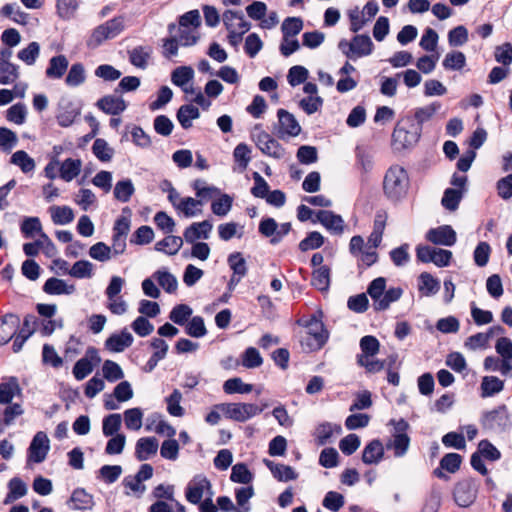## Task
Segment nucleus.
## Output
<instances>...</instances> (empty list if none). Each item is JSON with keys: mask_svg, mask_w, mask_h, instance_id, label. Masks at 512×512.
<instances>
[{"mask_svg": "<svg viewBox=\"0 0 512 512\" xmlns=\"http://www.w3.org/2000/svg\"><path fill=\"white\" fill-rule=\"evenodd\" d=\"M50 449L47 435L40 431L33 437L28 448V460L34 463H41L46 459Z\"/></svg>", "mask_w": 512, "mask_h": 512, "instance_id": "obj_13", "label": "nucleus"}, {"mask_svg": "<svg viewBox=\"0 0 512 512\" xmlns=\"http://www.w3.org/2000/svg\"><path fill=\"white\" fill-rule=\"evenodd\" d=\"M8 487H9V494L7 495L5 503L17 500V499L25 496L27 493L26 484L18 477L12 478L8 483Z\"/></svg>", "mask_w": 512, "mask_h": 512, "instance_id": "obj_56", "label": "nucleus"}, {"mask_svg": "<svg viewBox=\"0 0 512 512\" xmlns=\"http://www.w3.org/2000/svg\"><path fill=\"white\" fill-rule=\"evenodd\" d=\"M341 52L350 59L368 56L373 52L374 44L368 35H356L351 41L342 39L338 43Z\"/></svg>", "mask_w": 512, "mask_h": 512, "instance_id": "obj_3", "label": "nucleus"}, {"mask_svg": "<svg viewBox=\"0 0 512 512\" xmlns=\"http://www.w3.org/2000/svg\"><path fill=\"white\" fill-rule=\"evenodd\" d=\"M158 440L155 437L139 438L135 445V457L139 461L148 460L158 450Z\"/></svg>", "mask_w": 512, "mask_h": 512, "instance_id": "obj_21", "label": "nucleus"}, {"mask_svg": "<svg viewBox=\"0 0 512 512\" xmlns=\"http://www.w3.org/2000/svg\"><path fill=\"white\" fill-rule=\"evenodd\" d=\"M463 198V191L460 189L447 188L444 191L441 204L449 211H455L458 209L460 201Z\"/></svg>", "mask_w": 512, "mask_h": 512, "instance_id": "obj_42", "label": "nucleus"}, {"mask_svg": "<svg viewBox=\"0 0 512 512\" xmlns=\"http://www.w3.org/2000/svg\"><path fill=\"white\" fill-rule=\"evenodd\" d=\"M481 423L485 429L497 432L505 431L510 426L509 414L506 405H500L497 408L484 413Z\"/></svg>", "mask_w": 512, "mask_h": 512, "instance_id": "obj_9", "label": "nucleus"}, {"mask_svg": "<svg viewBox=\"0 0 512 512\" xmlns=\"http://www.w3.org/2000/svg\"><path fill=\"white\" fill-rule=\"evenodd\" d=\"M212 228L213 225L209 220L195 222L185 229L183 236L187 243H194L197 239L207 240Z\"/></svg>", "mask_w": 512, "mask_h": 512, "instance_id": "obj_16", "label": "nucleus"}, {"mask_svg": "<svg viewBox=\"0 0 512 512\" xmlns=\"http://www.w3.org/2000/svg\"><path fill=\"white\" fill-rule=\"evenodd\" d=\"M42 290L48 295H71L76 291V287L63 279L51 277L46 280Z\"/></svg>", "mask_w": 512, "mask_h": 512, "instance_id": "obj_22", "label": "nucleus"}, {"mask_svg": "<svg viewBox=\"0 0 512 512\" xmlns=\"http://www.w3.org/2000/svg\"><path fill=\"white\" fill-rule=\"evenodd\" d=\"M96 106L109 115H119L127 108L124 99L116 95L103 96L97 101Z\"/></svg>", "mask_w": 512, "mask_h": 512, "instance_id": "obj_17", "label": "nucleus"}, {"mask_svg": "<svg viewBox=\"0 0 512 512\" xmlns=\"http://www.w3.org/2000/svg\"><path fill=\"white\" fill-rule=\"evenodd\" d=\"M183 245V239L179 236L168 235L155 245L157 251H163L169 255H175Z\"/></svg>", "mask_w": 512, "mask_h": 512, "instance_id": "obj_38", "label": "nucleus"}, {"mask_svg": "<svg viewBox=\"0 0 512 512\" xmlns=\"http://www.w3.org/2000/svg\"><path fill=\"white\" fill-rule=\"evenodd\" d=\"M20 319L15 314H6L0 320V346L9 342L17 333Z\"/></svg>", "mask_w": 512, "mask_h": 512, "instance_id": "obj_18", "label": "nucleus"}, {"mask_svg": "<svg viewBox=\"0 0 512 512\" xmlns=\"http://www.w3.org/2000/svg\"><path fill=\"white\" fill-rule=\"evenodd\" d=\"M504 389V382L496 376H485L481 382V396L491 397Z\"/></svg>", "mask_w": 512, "mask_h": 512, "instance_id": "obj_36", "label": "nucleus"}, {"mask_svg": "<svg viewBox=\"0 0 512 512\" xmlns=\"http://www.w3.org/2000/svg\"><path fill=\"white\" fill-rule=\"evenodd\" d=\"M418 290L424 296H433L440 290V281L428 272H422L418 277Z\"/></svg>", "mask_w": 512, "mask_h": 512, "instance_id": "obj_27", "label": "nucleus"}, {"mask_svg": "<svg viewBox=\"0 0 512 512\" xmlns=\"http://www.w3.org/2000/svg\"><path fill=\"white\" fill-rule=\"evenodd\" d=\"M185 332L194 338H201L207 334L204 319L201 316H194L188 322Z\"/></svg>", "mask_w": 512, "mask_h": 512, "instance_id": "obj_62", "label": "nucleus"}, {"mask_svg": "<svg viewBox=\"0 0 512 512\" xmlns=\"http://www.w3.org/2000/svg\"><path fill=\"white\" fill-rule=\"evenodd\" d=\"M68 504L73 510H87L93 507V496L83 488H77L72 492Z\"/></svg>", "mask_w": 512, "mask_h": 512, "instance_id": "obj_26", "label": "nucleus"}, {"mask_svg": "<svg viewBox=\"0 0 512 512\" xmlns=\"http://www.w3.org/2000/svg\"><path fill=\"white\" fill-rule=\"evenodd\" d=\"M124 29V20L122 17H115L104 24L97 26L87 44L90 47H98L105 40L113 39L119 35Z\"/></svg>", "mask_w": 512, "mask_h": 512, "instance_id": "obj_4", "label": "nucleus"}, {"mask_svg": "<svg viewBox=\"0 0 512 512\" xmlns=\"http://www.w3.org/2000/svg\"><path fill=\"white\" fill-rule=\"evenodd\" d=\"M93 361L98 364L101 359L98 355V350L94 347H89L85 356L80 358L73 367L72 372L76 380H83L93 371Z\"/></svg>", "mask_w": 512, "mask_h": 512, "instance_id": "obj_12", "label": "nucleus"}, {"mask_svg": "<svg viewBox=\"0 0 512 512\" xmlns=\"http://www.w3.org/2000/svg\"><path fill=\"white\" fill-rule=\"evenodd\" d=\"M263 462L278 481L287 482L298 477V474L291 466L274 463L268 459H264Z\"/></svg>", "mask_w": 512, "mask_h": 512, "instance_id": "obj_23", "label": "nucleus"}, {"mask_svg": "<svg viewBox=\"0 0 512 512\" xmlns=\"http://www.w3.org/2000/svg\"><path fill=\"white\" fill-rule=\"evenodd\" d=\"M82 162L80 159L68 158L59 167L60 177L66 182L72 181L81 172Z\"/></svg>", "mask_w": 512, "mask_h": 512, "instance_id": "obj_29", "label": "nucleus"}, {"mask_svg": "<svg viewBox=\"0 0 512 512\" xmlns=\"http://www.w3.org/2000/svg\"><path fill=\"white\" fill-rule=\"evenodd\" d=\"M427 241L435 245L453 246L457 241L455 230L450 225L431 228L426 233Z\"/></svg>", "mask_w": 512, "mask_h": 512, "instance_id": "obj_14", "label": "nucleus"}, {"mask_svg": "<svg viewBox=\"0 0 512 512\" xmlns=\"http://www.w3.org/2000/svg\"><path fill=\"white\" fill-rule=\"evenodd\" d=\"M135 192L134 185L130 179L120 180L114 187V197L116 200L126 203L128 202Z\"/></svg>", "mask_w": 512, "mask_h": 512, "instance_id": "obj_40", "label": "nucleus"}, {"mask_svg": "<svg viewBox=\"0 0 512 512\" xmlns=\"http://www.w3.org/2000/svg\"><path fill=\"white\" fill-rule=\"evenodd\" d=\"M307 337L305 339L306 345L311 350H319L328 340V331L325 329L321 320L313 316L307 323Z\"/></svg>", "mask_w": 512, "mask_h": 512, "instance_id": "obj_8", "label": "nucleus"}, {"mask_svg": "<svg viewBox=\"0 0 512 512\" xmlns=\"http://www.w3.org/2000/svg\"><path fill=\"white\" fill-rule=\"evenodd\" d=\"M11 163L19 166L23 173L32 172L35 169V161L25 151L18 150L11 156Z\"/></svg>", "mask_w": 512, "mask_h": 512, "instance_id": "obj_52", "label": "nucleus"}, {"mask_svg": "<svg viewBox=\"0 0 512 512\" xmlns=\"http://www.w3.org/2000/svg\"><path fill=\"white\" fill-rule=\"evenodd\" d=\"M384 457V447L380 440L370 441L362 453V461L367 464H378Z\"/></svg>", "mask_w": 512, "mask_h": 512, "instance_id": "obj_24", "label": "nucleus"}, {"mask_svg": "<svg viewBox=\"0 0 512 512\" xmlns=\"http://www.w3.org/2000/svg\"><path fill=\"white\" fill-rule=\"evenodd\" d=\"M386 278L378 277L370 282L367 287V294L372 299V306L376 312L389 309L390 305L397 302L403 295L401 287H390L386 289Z\"/></svg>", "mask_w": 512, "mask_h": 512, "instance_id": "obj_1", "label": "nucleus"}, {"mask_svg": "<svg viewBox=\"0 0 512 512\" xmlns=\"http://www.w3.org/2000/svg\"><path fill=\"white\" fill-rule=\"evenodd\" d=\"M19 67L7 60L0 59V84L14 83L19 77Z\"/></svg>", "mask_w": 512, "mask_h": 512, "instance_id": "obj_35", "label": "nucleus"}, {"mask_svg": "<svg viewBox=\"0 0 512 512\" xmlns=\"http://www.w3.org/2000/svg\"><path fill=\"white\" fill-rule=\"evenodd\" d=\"M194 78V70L190 66H180L171 73V81L174 85L184 88Z\"/></svg>", "mask_w": 512, "mask_h": 512, "instance_id": "obj_39", "label": "nucleus"}, {"mask_svg": "<svg viewBox=\"0 0 512 512\" xmlns=\"http://www.w3.org/2000/svg\"><path fill=\"white\" fill-rule=\"evenodd\" d=\"M199 117V109L192 104H185L180 106L176 114V118L183 129L191 128L192 121L198 119Z\"/></svg>", "mask_w": 512, "mask_h": 512, "instance_id": "obj_28", "label": "nucleus"}, {"mask_svg": "<svg viewBox=\"0 0 512 512\" xmlns=\"http://www.w3.org/2000/svg\"><path fill=\"white\" fill-rule=\"evenodd\" d=\"M254 475L245 463H236L231 470L230 480L234 483L249 484L253 481Z\"/></svg>", "mask_w": 512, "mask_h": 512, "instance_id": "obj_41", "label": "nucleus"}, {"mask_svg": "<svg viewBox=\"0 0 512 512\" xmlns=\"http://www.w3.org/2000/svg\"><path fill=\"white\" fill-rule=\"evenodd\" d=\"M360 348L362 353L358 356L374 357L379 352L380 343L376 337L366 335L360 339Z\"/></svg>", "mask_w": 512, "mask_h": 512, "instance_id": "obj_54", "label": "nucleus"}, {"mask_svg": "<svg viewBox=\"0 0 512 512\" xmlns=\"http://www.w3.org/2000/svg\"><path fill=\"white\" fill-rule=\"evenodd\" d=\"M317 221L320 222L326 229L335 234H342L344 230V220L340 215L335 214L330 210H320L316 213Z\"/></svg>", "mask_w": 512, "mask_h": 512, "instance_id": "obj_19", "label": "nucleus"}, {"mask_svg": "<svg viewBox=\"0 0 512 512\" xmlns=\"http://www.w3.org/2000/svg\"><path fill=\"white\" fill-rule=\"evenodd\" d=\"M81 114V105L69 96H62L58 102L56 120L61 127L71 126Z\"/></svg>", "mask_w": 512, "mask_h": 512, "instance_id": "obj_7", "label": "nucleus"}, {"mask_svg": "<svg viewBox=\"0 0 512 512\" xmlns=\"http://www.w3.org/2000/svg\"><path fill=\"white\" fill-rule=\"evenodd\" d=\"M152 53L153 49L151 46H136L128 51L129 61L137 68L146 69Z\"/></svg>", "mask_w": 512, "mask_h": 512, "instance_id": "obj_25", "label": "nucleus"}, {"mask_svg": "<svg viewBox=\"0 0 512 512\" xmlns=\"http://www.w3.org/2000/svg\"><path fill=\"white\" fill-rule=\"evenodd\" d=\"M86 80V74L83 64L75 63L70 67L68 74L65 78L66 85L70 87H77L83 84Z\"/></svg>", "mask_w": 512, "mask_h": 512, "instance_id": "obj_49", "label": "nucleus"}, {"mask_svg": "<svg viewBox=\"0 0 512 512\" xmlns=\"http://www.w3.org/2000/svg\"><path fill=\"white\" fill-rule=\"evenodd\" d=\"M422 127L416 126L412 120L398 123L392 133V139L398 148L404 149L415 145L421 135Z\"/></svg>", "mask_w": 512, "mask_h": 512, "instance_id": "obj_5", "label": "nucleus"}, {"mask_svg": "<svg viewBox=\"0 0 512 512\" xmlns=\"http://www.w3.org/2000/svg\"><path fill=\"white\" fill-rule=\"evenodd\" d=\"M278 117V129L277 136L280 139H285V137H295L299 135L301 132V127L294 117L293 114L288 112L285 109H279L277 111Z\"/></svg>", "mask_w": 512, "mask_h": 512, "instance_id": "obj_11", "label": "nucleus"}, {"mask_svg": "<svg viewBox=\"0 0 512 512\" xmlns=\"http://www.w3.org/2000/svg\"><path fill=\"white\" fill-rule=\"evenodd\" d=\"M330 274L331 271L328 266L318 267L312 273L311 284L319 291H328L331 282Z\"/></svg>", "mask_w": 512, "mask_h": 512, "instance_id": "obj_33", "label": "nucleus"}, {"mask_svg": "<svg viewBox=\"0 0 512 512\" xmlns=\"http://www.w3.org/2000/svg\"><path fill=\"white\" fill-rule=\"evenodd\" d=\"M468 41V30L459 25L448 32V43L451 47L463 46Z\"/></svg>", "mask_w": 512, "mask_h": 512, "instance_id": "obj_61", "label": "nucleus"}, {"mask_svg": "<svg viewBox=\"0 0 512 512\" xmlns=\"http://www.w3.org/2000/svg\"><path fill=\"white\" fill-rule=\"evenodd\" d=\"M154 277L157 279L158 284L167 292L174 293L178 287V281L176 277L166 270H158L154 273Z\"/></svg>", "mask_w": 512, "mask_h": 512, "instance_id": "obj_50", "label": "nucleus"}, {"mask_svg": "<svg viewBox=\"0 0 512 512\" xmlns=\"http://www.w3.org/2000/svg\"><path fill=\"white\" fill-rule=\"evenodd\" d=\"M52 221L56 225H66L73 221V210L68 206H53L50 208Z\"/></svg>", "mask_w": 512, "mask_h": 512, "instance_id": "obj_44", "label": "nucleus"}, {"mask_svg": "<svg viewBox=\"0 0 512 512\" xmlns=\"http://www.w3.org/2000/svg\"><path fill=\"white\" fill-rule=\"evenodd\" d=\"M476 492L475 485L471 480H463L454 488V500L460 507H469L476 499Z\"/></svg>", "mask_w": 512, "mask_h": 512, "instance_id": "obj_15", "label": "nucleus"}, {"mask_svg": "<svg viewBox=\"0 0 512 512\" xmlns=\"http://www.w3.org/2000/svg\"><path fill=\"white\" fill-rule=\"evenodd\" d=\"M26 117L27 107L24 103L21 102L12 105L6 113L7 120L17 125L24 124L26 121Z\"/></svg>", "mask_w": 512, "mask_h": 512, "instance_id": "obj_58", "label": "nucleus"}, {"mask_svg": "<svg viewBox=\"0 0 512 512\" xmlns=\"http://www.w3.org/2000/svg\"><path fill=\"white\" fill-rule=\"evenodd\" d=\"M341 433L342 429L339 425L333 426L329 422L320 424L316 428L315 436L319 445H325L333 435V432Z\"/></svg>", "mask_w": 512, "mask_h": 512, "instance_id": "obj_55", "label": "nucleus"}, {"mask_svg": "<svg viewBox=\"0 0 512 512\" xmlns=\"http://www.w3.org/2000/svg\"><path fill=\"white\" fill-rule=\"evenodd\" d=\"M442 65L446 70L459 71L466 65V56L461 51L449 52L445 55Z\"/></svg>", "mask_w": 512, "mask_h": 512, "instance_id": "obj_46", "label": "nucleus"}, {"mask_svg": "<svg viewBox=\"0 0 512 512\" xmlns=\"http://www.w3.org/2000/svg\"><path fill=\"white\" fill-rule=\"evenodd\" d=\"M441 107L440 102H433L427 106L417 108L414 113V118L417 122L415 125L422 127L423 123L429 121Z\"/></svg>", "mask_w": 512, "mask_h": 512, "instance_id": "obj_43", "label": "nucleus"}, {"mask_svg": "<svg viewBox=\"0 0 512 512\" xmlns=\"http://www.w3.org/2000/svg\"><path fill=\"white\" fill-rule=\"evenodd\" d=\"M192 187L195 190L196 196L199 198L198 200H202V205L204 202L220 194V190L217 187L207 185L206 181L202 179H196Z\"/></svg>", "mask_w": 512, "mask_h": 512, "instance_id": "obj_34", "label": "nucleus"}, {"mask_svg": "<svg viewBox=\"0 0 512 512\" xmlns=\"http://www.w3.org/2000/svg\"><path fill=\"white\" fill-rule=\"evenodd\" d=\"M68 274L77 279L91 278L93 275V264L87 260H79L73 264Z\"/></svg>", "mask_w": 512, "mask_h": 512, "instance_id": "obj_53", "label": "nucleus"}, {"mask_svg": "<svg viewBox=\"0 0 512 512\" xmlns=\"http://www.w3.org/2000/svg\"><path fill=\"white\" fill-rule=\"evenodd\" d=\"M21 232L26 238L32 237L34 233L41 232V237L48 242V245L53 247V243L51 242L49 237L42 232V225L38 217L25 218L21 224Z\"/></svg>", "mask_w": 512, "mask_h": 512, "instance_id": "obj_32", "label": "nucleus"}, {"mask_svg": "<svg viewBox=\"0 0 512 512\" xmlns=\"http://www.w3.org/2000/svg\"><path fill=\"white\" fill-rule=\"evenodd\" d=\"M122 417L118 413L109 414L103 418L102 421V432L106 437L114 436L119 434L118 431L121 428Z\"/></svg>", "mask_w": 512, "mask_h": 512, "instance_id": "obj_45", "label": "nucleus"}, {"mask_svg": "<svg viewBox=\"0 0 512 512\" xmlns=\"http://www.w3.org/2000/svg\"><path fill=\"white\" fill-rule=\"evenodd\" d=\"M92 152L101 162H109L114 155V149L102 138H98L94 141Z\"/></svg>", "mask_w": 512, "mask_h": 512, "instance_id": "obj_48", "label": "nucleus"}, {"mask_svg": "<svg viewBox=\"0 0 512 512\" xmlns=\"http://www.w3.org/2000/svg\"><path fill=\"white\" fill-rule=\"evenodd\" d=\"M223 390L226 394H248L253 390V386L244 383L239 377H234L224 382Z\"/></svg>", "mask_w": 512, "mask_h": 512, "instance_id": "obj_47", "label": "nucleus"}, {"mask_svg": "<svg viewBox=\"0 0 512 512\" xmlns=\"http://www.w3.org/2000/svg\"><path fill=\"white\" fill-rule=\"evenodd\" d=\"M182 400V393L175 389L167 398V411L170 415L175 417H182L184 415V409L180 405Z\"/></svg>", "mask_w": 512, "mask_h": 512, "instance_id": "obj_60", "label": "nucleus"}, {"mask_svg": "<svg viewBox=\"0 0 512 512\" xmlns=\"http://www.w3.org/2000/svg\"><path fill=\"white\" fill-rule=\"evenodd\" d=\"M68 64V60L64 55L52 57L45 72L46 77L50 79H60L65 74Z\"/></svg>", "mask_w": 512, "mask_h": 512, "instance_id": "obj_30", "label": "nucleus"}, {"mask_svg": "<svg viewBox=\"0 0 512 512\" xmlns=\"http://www.w3.org/2000/svg\"><path fill=\"white\" fill-rule=\"evenodd\" d=\"M410 445V437L408 435H392V438L386 443V448L393 449L395 457H403Z\"/></svg>", "mask_w": 512, "mask_h": 512, "instance_id": "obj_37", "label": "nucleus"}, {"mask_svg": "<svg viewBox=\"0 0 512 512\" xmlns=\"http://www.w3.org/2000/svg\"><path fill=\"white\" fill-rule=\"evenodd\" d=\"M133 343V336L126 329L121 333H114L109 336L105 341V347L111 352H123L126 348L130 347Z\"/></svg>", "mask_w": 512, "mask_h": 512, "instance_id": "obj_20", "label": "nucleus"}, {"mask_svg": "<svg viewBox=\"0 0 512 512\" xmlns=\"http://www.w3.org/2000/svg\"><path fill=\"white\" fill-rule=\"evenodd\" d=\"M123 415L127 429L137 431L142 427L143 412L140 408L127 409Z\"/></svg>", "mask_w": 512, "mask_h": 512, "instance_id": "obj_51", "label": "nucleus"}, {"mask_svg": "<svg viewBox=\"0 0 512 512\" xmlns=\"http://www.w3.org/2000/svg\"><path fill=\"white\" fill-rule=\"evenodd\" d=\"M198 206H202V200H197L192 197H185L180 200L177 205V209L180 210L186 217H194L201 213V209H196Z\"/></svg>", "mask_w": 512, "mask_h": 512, "instance_id": "obj_57", "label": "nucleus"}, {"mask_svg": "<svg viewBox=\"0 0 512 512\" xmlns=\"http://www.w3.org/2000/svg\"><path fill=\"white\" fill-rule=\"evenodd\" d=\"M302 28L303 21L299 17H287L281 25L283 37H295L301 32Z\"/></svg>", "mask_w": 512, "mask_h": 512, "instance_id": "obj_59", "label": "nucleus"}, {"mask_svg": "<svg viewBox=\"0 0 512 512\" xmlns=\"http://www.w3.org/2000/svg\"><path fill=\"white\" fill-rule=\"evenodd\" d=\"M102 372L104 378L109 382H115L124 377V373L119 364L112 360H106L103 363Z\"/></svg>", "mask_w": 512, "mask_h": 512, "instance_id": "obj_63", "label": "nucleus"}, {"mask_svg": "<svg viewBox=\"0 0 512 512\" xmlns=\"http://www.w3.org/2000/svg\"><path fill=\"white\" fill-rule=\"evenodd\" d=\"M217 407L226 418L237 422H245L263 411V408L253 403H224Z\"/></svg>", "mask_w": 512, "mask_h": 512, "instance_id": "obj_6", "label": "nucleus"}, {"mask_svg": "<svg viewBox=\"0 0 512 512\" xmlns=\"http://www.w3.org/2000/svg\"><path fill=\"white\" fill-rule=\"evenodd\" d=\"M21 391L16 377L0 383V404H10L14 396L20 395Z\"/></svg>", "mask_w": 512, "mask_h": 512, "instance_id": "obj_31", "label": "nucleus"}, {"mask_svg": "<svg viewBox=\"0 0 512 512\" xmlns=\"http://www.w3.org/2000/svg\"><path fill=\"white\" fill-rule=\"evenodd\" d=\"M409 188L407 171L400 165L391 166L384 176L383 190L391 201H399L404 198Z\"/></svg>", "mask_w": 512, "mask_h": 512, "instance_id": "obj_2", "label": "nucleus"}, {"mask_svg": "<svg viewBox=\"0 0 512 512\" xmlns=\"http://www.w3.org/2000/svg\"><path fill=\"white\" fill-rule=\"evenodd\" d=\"M495 60L503 66H509L512 63V44L503 43L495 47Z\"/></svg>", "mask_w": 512, "mask_h": 512, "instance_id": "obj_64", "label": "nucleus"}, {"mask_svg": "<svg viewBox=\"0 0 512 512\" xmlns=\"http://www.w3.org/2000/svg\"><path fill=\"white\" fill-rule=\"evenodd\" d=\"M204 492H207L208 496L213 495L210 481L206 476L198 474L188 483L185 491V497L191 504H199Z\"/></svg>", "mask_w": 512, "mask_h": 512, "instance_id": "obj_10", "label": "nucleus"}]
</instances>
